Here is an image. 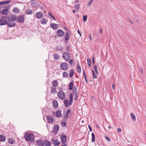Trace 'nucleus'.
I'll use <instances>...</instances> for the list:
<instances>
[{
	"label": "nucleus",
	"instance_id": "obj_27",
	"mask_svg": "<svg viewBox=\"0 0 146 146\" xmlns=\"http://www.w3.org/2000/svg\"><path fill=\"white\" fill-rule=\"evenodd\" d=\"M44 145L45 146H50L51 143L48 140H46L44 142Z\"/></svg>",
	"mask_w": 146,
	"mask_h": 146
},
{
	"label": "nucleus",
	"instance_id": "obj_5",
	"mask_svg": "<svg viewBox=\"0 0 146 146\" xmlns=\"http://www.w3.org/2000/svg\"><path fill=\"white\" fill-rule=\"evenodd\" d=\"M8 18V20L9 21H15V20H17V17L16 15H10Z\"/></svg>",
	"mask_w": 146,
	"mask_h": 146
},
{
	"label": "nucleus",
	"instance_id": "obj_21",
	"mask_svg": "<svg viewBox=\"0 0 146 146\" xmlns=\"http://www.w3.org/2000/svg\"><path fill=\"white\" fill-rule=\"evenodd\" d=\"M53 87H56L58 86V83L57 80H55L52 82Z\"/></svg>",
	"mask_w": 146,
	"mask_h": 146
},
{
	"label": "nucleus",
	"instance_id": "obj_44",
	"mask_svg": "<svg viewBox=\"0 0 146 146\" xmlns=\"http://www.w3.org/2000/svg\"><path fill=\"white\" fill-rule=\"evenodd\" d=\"M64 117L66 119L68 117V114L67 113H65V114H64Z\"/></svg>",
	"mask_w": 146,
	"mask_h": 146
},
{
	"label": "nucleus",
	"instance_id": "obj_35",
	"mask_svg": "<svg viewBox=\"0 0 146 146\" xmlns=\"http://www.w3.org/2000/svg\"><path fill=\"white\" fill-rule=\"evenodd\" d=\"M80 4H78L74 6V8L76 9L78 11H79Z\"/></svg>",
	"mask_w": 146,
	"mask_h": 146
},
{
	"label": "nucleus",
	"instance_id": "obj_30",
	"mask_svg": "<svg viewBox=\"0 0 146 146\" xmlns=\"http://www.w3.org/2000/svg\"><path fill=\"white\" fill-rule=\"evenodd\" d=\"M6 140V138L5 136L0 135V141H4Z\"/></svg>",
	"mask_w": 146,
	"mask_h": 146
},
{
	"label": "nucleus",
	"instance_id": "obj_42",
	"mask_svg": "<svg viewBox=\"0 0 146 146\" xmlns=\"http://www.w3.org/2000/svg\"><path fill=\"white\" fill-rule=\"evenodd\" d=\"M87 16L86 15H83V19L84 21L85 22L87 19Z\"/></svg>",
	"mask_w": 146,
	"mask_h": 146
},
{
	"label": "nucleus",
	"instance_id": "obj_50",
	"mask_svg": "<svg viewBox=\"0 0 146 146\" xmlns=\"http://www.w3.org/2000/svg\"><path fill=\"white\" fill-rule=\"evenodd\" d=\"M93 77L94 78H97V77H96V76L95 75L94 73H93Z\"/></svg>",
	"mask_w": 146,
	"mask_h": 146
},
{
	"label": "nucleus",
	"instance_id": "obj_36",
	"mask_svg": "<svg viewBox=\"0 0 146 146\" xmlns=\"http://www.w3.org/2000/svg\"><path fill=\"white\" fill-rule=\"evenodd\" d=\"M77 89L74 86V87L73 89V93L74 94H78L77 92Z\"/></svg>",
	"mask_w": 146,
	"mask_h": 146
},
{
	"label": "nucleus",
	"instance_id": "obj_40",
	"mask_svg": "<svg viewBox=\"0 0 146 146\" xmlns=\"http://www.w3.org/2000/svg\"><path fill=\"white\" fill-rule=\"evenodd\" d=\"M95 71L96 74H98V72L97 70V66L96 65H95L94 67Z\"/></svg>",
	"mask_w": 146,
	"mask_h": 146
},
{
	"label": "nucleus",
	"instance_id": "obj_43",
	"mask_svg": "<svg viewBox=\"0 0 146 146\" xmlns=\"http://www.w3.org/2000/svg\"><path fill=\"white\" fill-rule=\"evenodd\" d=\"M93 1L94 0H90L88 3V6H90L91 5Z\"/></svg>",
	"mask_w": 146,
	"mask_h": 146
},
{
	"label": "nucleus",
	"instance_id": "obj_52",
	"mask_svg": "<svg viewBox=\"0 0 146 146\" xmlns=\"http://www.w3.org/2000/svg\"><path fill=\"white\" fill-rule=\"evenodd\" d=\"M99 32L100 34H102V28H100V29Z\"/></svg>",
	"mask_w": 146,
	"mask_h": 146
},
{
	"label": "nucleus",
	"instance_id": "obj_11",
	"mask_svg": "<svg viewBox=\"0 0 146 146\" xmlns=\"http://www.w3.org/2000/svg\"><path fill=\"white\" fill-rule=\"evenodd\" d=\"M56 33L58 36L62 37L64 35V32L62 30L59 29L57 31Z\"/></svg>",
	"mask_w": 146,
	"mask_h": 146
},
{
	"label": "nucleus",
	"instance_id": "obj_10",
	"mask_svg": "<svg viewBox=\"0 0 146 146\" xmlns=\"http://www.w3.org/2000/svg\"><path fill=\"white\" fill-rule=\"evenodd\" d=\"M7 25L9 27H13L16 24L15 21H9L8 20V23H7Z\"/></svg>",
	"mask_w": 146,
	"mask_h": 146
},
{
	"label": "nucleus",
	"instance_id": "obj_24",
	"mask_svg": "<svg viewBox=\"0 0 146 146\" xmlns=\"http://www.w3.org/2000/svg\"><path fill=\"white\" fill-rule=\"evenodd\" d=\"M47 22V20L46 19L44 18L42 19L40 21V22L42 24H46Z\"/></svg>",
	"mask_w": 146,
	"mask_h": 146
},
{
	"label": "nucleus",
	"instance_id": "obj_61",
	"mask_svg": "<svg viewBox=\"0 0 146 146\" xmlns=\"http://www.w3.org/2000/svg\"><path fill=\"white\" fill-rule=\"evenodd\" d=\"M89 37H90V40L91 41L92 40V36H91V35L90 34L89 35Z\"/></svg>",
	"mask_w": 146,
	"mask_h": 146
},
{
	"label": "nucleus",
	"instance_id": "obj_55",
	"mask_svg": "<svg viewBox=\"0 0 146 146\" xmlns=\"http://www.w3.org/2000/svg\"><path fill=\"white\" fill-rule=\"evenodd\" d=\"M92 62H93V63L94 64H95V60L94 59V57L92 58Z\"/></svg>",
	"mask_w": 146,
	"mask_h": 146
},
{
	"label": "nucleus",
	"instance_id": "obj_19",
	"mask_svg": "<svg viewBox=\"0 0 146 146\" xmlns=\"http://www.w3.org/2000/svg\"><path fill=\"white\" fill-rule=\"evenodd\" d=\"M52 141L53 142V144L54 145H58L60 143V141L58 140H54L53 139H52Z\"/></svg>",
	"mask_w": 146,
	"mask_h": 146
},
{
	"label": "nucleus",
	"instance_id": "obj_31",
	"mask_svg": "<svg viewBox=\"0 0 146 146\" xmlns=\"http://www.w3.org/2000/svg\"><path fill=\"white\" fill-rule=\"evenodd\" d=\"M69 100L68 99H65L64 100V104L66 106L68 107L69 104Z\"/></svg>",
	"mask_w": 146,
	"mask_h": 146
},
{
	"label": "nucleus",
	"instance_id": "obj_8",
	"mask_svg": "<svg viewBox=\"0 0 146 146\" xmlns=\"http://www.w3.org/2000/svg\"><path fill=\"white\" fill-rule=\"evenodd\" d=\"M61 69L63 70H66L68 68V65L66 62H62L60 65Z\"/></svg>",
	"mask_w": 146,
	"mask_h": 146
},
{
	"label": "nucleus",
	"instance_id": "obj_17",
	"mask_svg": "<svg viewBox=\"0 0 146 146\" xmlns=\"http://www.w3.org/2000/svg\"><path fill=\"white\" fill-rule=\"evenodd\" d=\"M57 92L56 91V87H51V93L52 94H54Z\"/></svg>",
	"mask_w": 146,
	"mask_h": 146
},
{
	"label": "nucleus",
	"instance_id": "obj_16",
	"mask_svg": "<svg viewBox=\"0 0 146 146\" xmlns=\"http://www.w3.org/2000/svg\"><path fill=\"white\" fill-rule=\"evenodd\" d=\"M47 120L48 123H51L53 121V119L51 116H48L47 117Z\"/></svg>",
	"mask_w": 146,
	"mask_h": 146
},
{
	"label": "nucleus",
	"instance_id": "obj_23",
	"mask_svg": "<svg viewBox=\"0 0 146 146\" xmlns=\"http://www.w3.org/2000/svg\"><path fill=\"white\" fill-rule=\"evenodd\" d=\"M52 103L53 106L55 108H56L58 107V104L57 100H54L53 101Z\"/></svg>",
	"mask_w": 146,
	"mask_h": 146
},
{
	"label": "nucleus",
	"instance_id": "obj_56",
	"mask_svg": "<svg viewBox=\"0 0 146 146\" xmlns=\"http://www.w3.org/2000/svg\"><path fill=\"white\" fill-rule=\"evenodd\" d=\"M74 3L75 4H77L79 3V0H75Z\"/></svg>",
	"mask_w": 146,
	"mask_h": 146
},
{
	"label": "nucleus",
	"instance_id": "obj_49",
	"mask_svg": "<svg viewBox=\"0 0 146 146\" xmlns=\"http://www.w3.org/2000/svg\"><path fill=\"white\" fill-rule=\"evenodd\" d=\"M73 99H70V102L69 104L70 105H71L72 103Z\"/></svg>",
	"mask_w": 146,
	"mask_h": 146
},
{
	"label": "nucleus",
	"instance_id": "obj_26",
	"mask_svg": "<svg viewBox=\"0 0 146 146\" xmlns=\"http://www.w3.org/2000/svg\"><path fill=\"white\" fill-rule=\"evenodd\" d=\"M53 56L55 60H58L59 59V56L56 53L53 54Z\"/></svg>",
	"mask_w": 146,
	"mask_h": 146
},
{
	"label": "nucleus",
	"instance_id": "obj_9",
	"mask_svg": "<svg viewBox=\"0 0 146 146\" xmlns=\"http://www.w3.org/2000/svg\"><path fill=\"white\" fill-rule=\"evenodd\" d=\"M60 139L62 144L63 145L65 144L66 143L67 140L66 136L64 134L60 136Z\"/></svg>",
	"mask_w": 146,
	"mask_h": 146
},
{
	"label": "nucleus",
	"instance_id": "obj_39",
	"mask_svg": "<svg viewBox=\"0 0 146 146\" xmlns=\"http://www.w3.org/2000/svg\"><path fill=\"white\" fill-rule=\"evenodd\" d=\"M95 139V136L93 133H92V140L93 142H94Z\"/></svg>",
	"mask_w": 146,
	"mask_h": 146
},
{
	"label": "nucleus",
	"instance_id": "obj_20",
	"mask_svg": "<svg viewBox=\"0 0 146 146\" xmlns=\"http://www.w3.org/2000/svg\"><path fill=\"white\" fill-rule=\"evenodd\" d=\"M11 0H9L0 2V5H3L4 4H6L11 2Z\"/></svg>",
	"mask_w": 146,
	"mask_h": 146
},
{
	"label": "nucleus",
	"instance_id": "obj_14",
	"mask_svg": "<svg viewBox=\"0 0 146 146\" xmlns=\"http://www.w3.org/2000/svg\"><path fill=\"white\" fill-rule=\"evenodd\" d=\"M9 13V10L8 9H4L0 11V13L2 14L7 15Z\"/></svg>",
	"mask_w": 146,
	"mask_h": 146
},
{
	"label": "nucleus",
	"instance_id": "obj_57",
	"mask_svg": "<svg viewBox=\"0 0 146 146\" xmlns=\"http://www.w3.org/2000/svg\"><path fill=\"white\" fill-rule=\"evenodd\" d=\"M117 131L119 132H120L121 131V129L120 128H119L117 129Z\"/></svg>",
	"mask_w": 146,
	"mask_h": 146
},
{
	"label": "nucleus",
	"instance_id": "obj_53",
	"mask_svg": "<svg viewBox=\"0 0 146 146\" xmlns=\"http://www.w3.org/2000/svg\"><path fill=\"white\" fill-rule=\"evenodd\" d=\"M12 141V140L11 139H10L9 140V143L10 144H13V142Z\"/></svg>",
	"mask_w": 146,
	"mask_h": 146
},
{
	"label": "nucleus",
	"instance_id": "obj_51",
	"mask_svg": "<svg viewBox=\"0 0 146 146\" xmlns=\"http://www.w3.org/2000/svg\"><path fill=\"white\" fill-rule=\"evenodd\" d=\"M88 127L90 131H92V129L91 127L90 126V125H88Z\"/></svg>",
	"mask_w": 146,
	"mask_h": 146
},
{
	"label": "nucleus",
	"instance_id": "obj_54",
	"mask_svg": "<svg viewBox=\"0 0 146 146\" xmlns=\"http://www.w3.org/2000/svg\"><path fill=\"white\" fill-rule=\"evenodd\" d=\"M70 113V110H68L66 112L67 114H69Z\"/></svg>",
	"mask_w": 146,
	"mask_h": 146
},
{
	"label": "nucleus",
	"instance_id": "obj_63",
	"mask_svg": "<svg viewBox=\"0 0 146 146\" xmlns=\"http://www.w3.org/2000/svg\"><path fill=\"white\" fill-rule=\"evenodd\" d=\"M72 11H73V12L74 13H76V11L75 10V9H74L72 10Z\"/></svg>",
	"mask_w": 146,
	"mask_h": 146
},
{
	"label": "nucleus",
	"instance_id": "obj_48",
	"mask_svg": "<svg viewBox=\"0 0 146 146\" xmlns=\"http://www.w3.org/2000/svg\"><path fill=\"white\" fill-rule=\"evenodd\" d=\"M61 125L63 127L65 126L66 125V123L64 122H62Z\"/></svg>",
	"mask_w": 146,
	"mask_h": 146
},
{
	"label": "nucleus",
	"instance_id": "obj_28",
	"mask_svg": "<svg viewBox=\"0 0 146 146\" xmlns=\"http://www.w3.org/2000/svg\"><path fill=\"white\" fill-rule=\"evenodd\" d=\"M74 84V82L72 81L70 83L69 85V89L70 90H71L73 89Z\"/></svg>",
	"mask_w": 146,
	"mask_h": 146
},
{
	"label": "nucleus",
	"instance_id": "obj_7",
	"mask_svg": "<svg viewBox=\"0 0 146 146\" xmlns=\"http://www.w3.org/2000/svg\"><path fill=\"white\" fill-rule=\"evenodd\" d=\"M33 135L32 134L26 133L25 134L24 137L25 139L27 141H29L31 140L32 137L33 136Z\"/></svg>",
	"mask_w": 146,
	"mask_h": 146
},
{
	"label": "nucleus",
	"instance_id": "obj_60",
	"mask_svg": "<svg viewBox=\"0 0 146 146\" xmlns=\"http://www.w3.org/2000/svg\"><path fill=\"white\" fill-rule=\"evenodd\" d=\"M75 95L76 96L74 98V99H75V100H76L77 98L78 94H75Z\"/></svg>",
	"mask_w": 146,
	"mask_h": 146
},
{
	"label": "nucleus",
	"instance_id": "obj_46",
	"mask_svg": "<svg viewBox=\"0 0 146 146\" xmlns=\"http://www.w3.org/2000/svg\"><path fill=\"white\" fill-rule=\"evenodd\" d=\"M69 62L70 64H72L74 63V61L72 59L70 60Z\"/></svg>",
	"mask_w": 146,
	"mask_h": 146
},
{
	"label": "nucleus",
	"instance_id": "obj_15",
	"mask_svg": "<svg viewBox=\"0 0 146 146\" xmlns=\"http://www.w3.org/2000/svg\"><path fill=\"white\" fill-rule=\"evenodd\" d=\"M70 35L68 33L66 32L64 35L65 41L66 43H67L70 38Z\"/></svg>",
	"mask_w": 146,
	"mask_h": 146
},
{
	"label": "nucleus",
	"instance_id": "obj_38",
	"mask_svg": "<svg viewBox=\"0 0 146 146\" xmlns=\"http://www.w3.org/2000/svg\"><path fill=\"white\" fill-rule=\"evenodd\" d=\"M77 68L78 72L79 73H80L81 72V69L80 66L79 65H77Z\"/></svg>",
	"mask_w": 146,
	"mask_h": 146
},
{
	"label": "nucleus",
	"instance_id": "obj_2",
	"mask_svg": "<svg viewBox=\"0 0 146 146\" xmlns=\"http://www.w3.org/2000/svg\"><path fill=\"white\" fill-rule=\"evenodd\" d=\"M62 57L66 61H68L70 59V55L68 52H64L62 54Z\"/></svg>",
	"mask_w": 146,
	"mask_h": 146
},
{
	"label": "nucleus",
	"instance_id": "obj_18",
	"mask_svg": "<svg viewBox=\"0 0 146 146\" xmlns=\"http://www.w3.org/2000/svg\"><path fill=\"white\" fill-rule=\"evenodd\" d=\"M50 26L53 29L55 30L57 29L58 28V25L55 23L52 24L51 23L50 24Z\"/></svg>",
	"mask_w": 146,
	"mask_h": 146
},
{
	"label": "nucleus",
	"instance_id": "obj_59",
	"mask_svg": "<svg viewBox=\"0 0 146 146\" xmlns=\"http://www.w3.org/2000/svg\"><path fill=\"white\" fill-rule=\"evenodd\" d=\"M115 88V86L114 84H113L112 85V88L113 90H114V89Z\"/></svg>",
	"mask_w": 146,
	"mask_h": 146
},
{
	"label": "nucleus",
	"instance_id": "obj_37",
	"mask_svg": "<svg viewBox=\"0 0 146 146\" xmlns=\"http://www.w3.org/2000/svg\"><path fill=\"white\" fill-rule=\"evenodd\" d=\"M88 64L89 67H90L91 65V60L90 58H88L87 60Z\"/></svg>",
	"mask_w": 146,
	"mask_h": 146
},
{
	"label": "nucleus",
	"instance_id": "obj_6",
	"mask_svg": "<svg viewBox=\"0 0 146 146\" xmlns=\"http://www.w3.org/2000/svg\"><path fill=\"white\" fill-rule=\"evenodd\" d=\"M25 15L23 14L18 16L17 18V21L20 23H23L24 21V17Z\"/></svg>",
	"mask_w": 146,
	"mask_h": 146
},
{
	"label": "nucleus",
	"instance_id": "obj_58",
	"mask_svg": "<svg viewBox=\"0 0 146 146\" xmlns=\"http://www.w3.org/2000/svg\"><path fill=\"white\" fill-rule=\"evenodd\" d=\"M77 32L80 35V36H81V33L80 31L79 30H78L77 31Z\"/></svg>",
	"mask_w": 146,
	"mask_h": 146
},
{
	"label": "nucleus",
	"instance_id": "obj_22",
	"mask_svg": "<svg viewBox=\"0 0 146 146\" xmlns=\"http://www.w3.org/2000/svg\"><path fill=\"white\" fill-rule=\"evenodd\" d=\"M12 11L15 13H19L20 10L17 8L15 7L13 8Z\"/></svg>",
	"mask_w": 146,
	"mask_h": 146
},
{
	"label": "nucleus",
	"instance_id": "obj_64",
	"mask_svg": "<svg viewBox=\"0 0 146 146\" xmlns=\"http://www.w3.org/2000/svg\"><path fill=\"white\" fill-rule=\"evenodd\" d=\"M83 75H84V76L86 75V73H85V71L84 70V72H83Z\"/></svg>",
	"mask_w": 146,
	"mask_h": 146
},
{
	"label": "nucleus",
	"instance_id": "obj_12",
	"mask_svg": "<svg viewBox=\"0 0 146 146\" xmlns=\"http://www.w3.org/2000/svg\"><path fill=\"white\" fill-rule=\"evenodd\" d=\"M36 145L38 146H43L44 145V142L41 140H37L36 141Z\"/></svg>",
	"mask_w": 146,
	"mask_h": 146
},
{
	"label": "nucleus",
	"instance_id": "obj_4",
	"mask_svg": "<svg viewBox=\"0 0 146 146\" xmlns=\"http://www.w3.org/2000/svg\"><path fill=\"white\" fill-rule=\"evenodd\" d=\"M52 115L54 117L60 118L62 116L61 111L59 110H58L56 111V113L54 112H52Z\"/></svg>",
	"mask_w": 146,
	"mask_h": 146
},
{
	"label": "nucleus",
	"instance_id": "obj_62",
	"mask_svg": "<svg viewBox=\"0 0 146 146\" xmlns=\"http://www.w3.org/2000/svg\"><path fill=\"white\" fill-rule=\"evenodd\" d=\"M140 70H141V74H142L143 71V70L141 68Z\"/></svg>",
	"mask_w": 146,
	"mask_h": 146
},
{
	"label": "nucleus",
	"instance_id": "obj_33",
	"mask_svg": "<svg viewBox=\"0 0 146 146\" xmlns=\"http://www.w3.org/2000/svg\"><path fill=\"white\" fill-rule=\"evenodd\" d=\"M68 76V74L66 72H64L63 73V76L64 78H67Z\"/></svg>",
	"mask_w": 146,
	"mask_h": 146
},
{
	"label": "nucleus",
	"instance_id": "obj_25",
	"mask_svg": "<svg viewBox=\"0 0 146 146\" xmlns=\"http://www.w3.org/2000/svg\"><path fill=\"white\" fill-rule=\"evenodd\" d=\"M59 127L58 125H55L54 126L53 131H56V133H57L59 130Z\"/></svg>",
	"mask_w": 146,
	"mask_h": 146
},
{
	"label": "nucleus",
	"instance_id": "obj_45",
	"mask_svg": "<svg viewBox=\"0 0 146 146\" xmlns=\"http://www.w3.org/2000/svg\"><path fill=\"white\" fill-rule=\"evenodd\" d=\"M106 139L108 140V141L110 142L111 141L110 138L108 137H105Z\"/></svg>",
	"mask_w": 146,
	"mask_h": 146
},
{
	"label": "nucleus",
	"instance_id": "obj_1",
	"mask_svg": "<svg viewBox=\"0 0 146 146\" xmlns=\"http://www.w3.org/2000/svg\"><path fill=\"white\" fill-rule=\"evenodd\" d=\"M8 21V18L7 16H2L0 19V25L7 24Z\"/></svg>",
	"mask_w": 146,
	"mask_h": 146
},
{
	"label": "nucleus",
	"instance_id": "obj_34",
	"mask_svg": "<svg viewBox=\"0 0 146 146\" xmlns=\"http://www.w3.org/2000/svg\"><path fill=\"white\" fill-rule=\"evenodd\" d=\"M131 116V117L133 121H135L136 120V118L135 116L133 113H131L130 114Z\"/></svg>",
	"mask_w": 146,
	"mask_h": 146
},
{
	"label": "nucleus",
	"instance_id": "obj_47",
	"mask_svg": "<svg viewBox=\"0 0 146 146\" xmlns=\"http://www.w3.org/2000/svg\"><path fill=\"white\" fill-rule=\"evenodd\" d=\"M73 95L71 93L70 95V99H73Z\"/></svg>",
	"mask_w": 146,
	"mask_h": 146
},
{
	"label": "nucleus",
	"instance_id": "obj_41",
	"mask_svg": "<svg viewBox=\"0 0 146 146\" xmlns=\"http://www.w3.org/2000/svg\"><path fill=\"white\" fill-rule=\"evenodd\" d=\"M48 14L54 20H56V19L52 15L51 13L50 12H48Z\"/></svg>",
	"mask_w": 146,
	"mask_h": 146
},
{
	"label": "nucleus",
	"instance_id": "obj_32",
	"mask_svg": "<svg viewBox=\"0 0 146 146\" xmlns=\"http://www.w3.org/2000/svg\"><path fill=\"white\" fill-rule=\"evenodd\" d=\"M74 70L73 69H71L70 71L69 76L72 77L74 75Z\"/></svg>",
	"mask_w": 146,
	"mask_h": 146
},
{
	"label": "nucleus",
	"instance_id": "obj_13",
	"mask_svg": "<svg viewBox=\"0 0 146 146\" xmlns=\"http://www.w3.org/2000/svg\"><path fill=\"white\" fill-rule=\"evenodd\" d=\"M43 17V14L41 12L37 13L35 14V17L37 18L40 19L42 18Z\"/></svg>",
	"mask_w": 146,
	"mask_h": 146
},
{
	"label": "nucleus",
	"instance_id": "obj_3",
	"mask_svg": "<svg viewBox=\"0 0 146 146\" xmlns=\"http://www.w3.org/2000/svg\"><path fill=\"white\" fill-rule=\"evenodd\" d=\"M58 98L61 100H63L65 98V93L62 91H60L58 93Z\"/></svg>",
	"mask_w": 146,
	"mask_h": 146
},
{
	"label": "nucleus",
	"instance_id": "obj_29",
	"mask_svg": "<svg viewBox=\"0 0 146 146\" xmlns=\"http://www.w3.org/2000/svg\"><path fill=\"white\" fill-rule=\"evenodd\" d=\"M33 13V11L31 9H28L26 11V13L27 15H31Z\"/></svg>",
	"mask_w": 146,
	"mask_h": 146
}]
</instances>
